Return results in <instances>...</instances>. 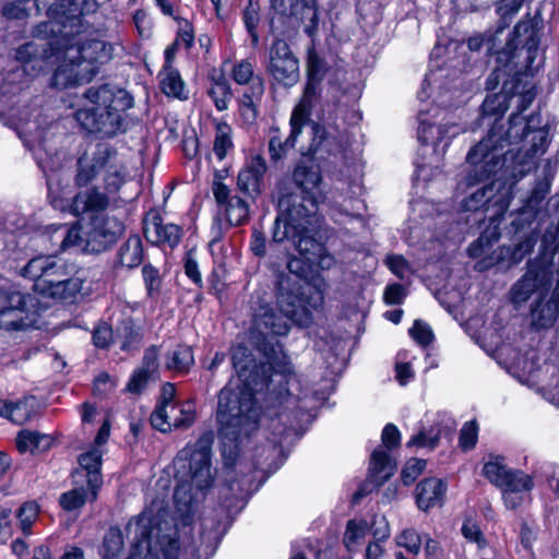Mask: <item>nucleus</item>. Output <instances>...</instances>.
I'll return each mask as SVG.
<instances>
[{
  "mask_svg": "<svg viewBox=\"0 0 559 559\" xmlns=\"http://www.w3.org/2000/svg\"><path fill=\"white\" fill-rule=\"evenodd\" d=\"M19 129L20 135L25 136V144L33 150L36 162L45 175L61 168L63 158L57 148L49 143V132L39 126L37 116L33 120L29 118L21 119Z\"/></svg>",
  "mask_w": 559,
  "mask_h": 559,
  "instance_id": "14",
  "label": "nucleus"
},
{
  "mask_svg": "<svg viewBox=\"0 0 559 559\" xmlns=\"http://www.w3.org/2000/svg\"><path fill=\"white\" fill-rule=\"evenodd\" d=\"M385 264L388 265L390 271L401 280H404L408 274L412 273L411 265L403 255H388Z\"/></svg>",
  "mask_w": 559,
  "mask_h": 559,
  "instance_id": "57",
  "label": "nucleus"
},
{
  "mask_svg": "<svg viewBox=\"0 0 559 559\" xmlns=\"http://www.w3.org/2000/svg\"><path fill=\"white\" fill-rule=\"evenodd\" d=\"M441 437V430L435 432V429L431 428L429 432L420 431L416 436H414L408 442L407 447H428L435 448L439 443V439Z\"/></svg>",
  "mask_w": 559,
  "mask_h": 559,
  "instance_id": "60",
  "label": "nucleus"
},
{
  "mask_svg": "<svg viewBox=\"0 0 559 559\" xmlns=\"http://www.w3.org/2000/svg\"><path fill=\"white\" fill-rule=\"evenodd\" d=\"M55 236L60 238V248L63 251L75 247H82L86 239V237H82L81 227L78 224H73L70 227L58 226L55 229Z\"/></svg>",
  "mask_w": 559,
  "mask_h": 559,
  "instance_id": "44",
  "label": "nucleus"
},
{
  "mask_svg": "<svg viewBox=\"0 0 559 559\" xmlns=\"http://www.w3.org/2000/svg\"><path fill=\"white\" fill-rule=\"evenodd\" d=\"M266 72L278 84L289 87L299 80V60L288 43L275 38L269 48Z\"/></svg>",
  "mask_w": 559,
  "mask_h": 559,
  "instance_id": "16",
  "label": "nucleus"
},
{
  "mask_svg": "<svg viewBox=\"0 0 559 559\" xmlns=\"http://www.w3.org/2000/svg\"><path fill=\"white\" fill-rule=\"evenodd\" d=\"M179 24V31L175 43L179 46L183 45L185 48L189 49L194 41V32L191 23L186 19L175 17Z\"/></svg>",
  "mask_w": 559,
  "mask_h": 559,
  "instance_id": "62",
  "label": "nucleus"
},
{
  "mask_svg": "<svg viewBox=\"0 0 559 559\" xmlns=\"http://www.w3.org/2000/svg\"><path fill=\"white\" fill-rule=\"evenodd\" d=\"M143 260V247L139 236L129 237L119 248L118 262L121 266L133 269Z\"/></svg>",
  "mask_w": 559,
  "mask_h": 559,
  "instance_id": "37",
  "label": "nucleus"
},
{
  "mask_svg": "<svg viewBox=\"0 0 559 559\" xmlns=\"http://www.w3.org/2000/svg\"><path fill=\"white\" fill-rule=\"evenodd\" d=\"M478 427L475 421H467L463 425L460 433V444L464 450H469L477 442Z\"/></svg>",
  "mask_w": 559,
  "mask_h": 559,
  "instance_id": "63",
  "label": "nucleus"
},
{
  "mask_svg": "<svg viewBox=\"0 0 559 559\" xmlns=\"http://www.w3.org/2000/svg\"><path fill=\"white\" fill-rule=\"evenodd\" d=\"M68 269H75L71 263L55 254H40L31 259L21 270L23 277L34 282V290L41 293L55 280L67 275Z\"/></svg>",
  "mask_w": 559,
  "mask_h": 559,
  "instance_id": "17",
  "label": "nucleus"
},
{
  "mask_svg": "<svg viewBox=\"0 0 559 559\" xmlns=\"http://www.w3.org/2000/svg\"><path fill=\"white\" fill-rule=\"evenodd\" d=\"M369 525L365 520H350L347 522L344 534V544L349 551L366 537Z\"/></svg>",
  "mask_w": 559,
  "mask_h": 559,
  "instance_id": "45",
  "label": "nucleus"
},
{
  "mask_svg": "<svg viewBox=\"0 0 559 559\" xmlns=\"http://www.w3.org/2000/svg\"><path fill=\"white\" fill-rule=\"evenodd\" d=\"M162 92L168 96L185 100L188 98V91L177 69L164 66L158 74Z\"/></svg>",
  "mask_w": 559,
  "mask_h": 559,
  "instance_id": "31",
  "label": "nucleus"
},
{
  "mask_svg": "<svg viewBox=\"0 0 559 559\" xmlns=\"http://www.w3.org/2000/svg\"><path fill=\"white\" fill-rule=\"evenodd\" d=\"M539 37L531 21L519 22L506 47L498 52L497 66L488 78V85L495 88L501 79L509 82L530 81L540 62L535 64L538 56Z\"/></svg>",
  "mask_w": 559,
  "mask_h": 559,
  "instance_id": "7",
  "label": "nucleus"
},
{
  "mask_svg": "<svg viewBox=\"0 0 559 559\" xmlns=\"http://www.w3.org/2000/svg\"><path fill=\"white\" fill-rule=\"evenodd\" d=\"M36 407L37 401L33 396L16 402L0 400V416L13 424L23 425L35 416Z\"/></svg>",
  "mask_w": 559,
  "mask_h": 559,
  "instance_id": "29",
  "label": "nucleus"
},
{
  "mask_svg": "<svg viewBox=\"0 0 559 559\" xmlns=\"http://www.w3.org/2000/svg\"><path fill=\"white\" fill-rule=\"evenodd\" d=\"M502 91L498 94L488 95L483 105L481 112L487 117H501L510 106L516 110L524 111L533 103L536 96L535 84L530 81L509 82L501 79Z\"/></svg>",
  "mask_w": 559,
  "mask_h": 559,
  "instance_id": "13",
  "label": "nucleus"
},
{
  "mask_svg": "<svg viewBox=\"0 0 559 559\" xmlns=\"http://www.w3.org/2000/svg\"><path fill=\"white\" fill-rule=\"evenodd\" d=\"M75 269H68L67 275L55 280L40 295L56 300H73L83 288V278L74 273Z\"/></svg>",
  "mask_w": 559,
  "mask_h": 559,
  "instance_id": "28",
  "label": "nucleus"
},
{
  "mask_svg": "<svg viewBox=\"0 0 559 559\" xmlns=\"http://www.w3.org/2000/svg\"><path fill=\"white\" fill-rule=\"evenodd\" d=\"M212 191L217 205L230 225L239 226L249 221L250 206L243 198L233 194L231 190L221 181L213 182Z\"/></svg>",
  "mask_w": 559,
  "mask_h": 559,
  "instance_id": "21",
  "label": "nucleus"
},
{
  "mask_svg": "<svg viewBox=\"0 0 559 559\" xmlns=\"http://www.w3.org/2000/svg\"><path fill=\"white\" fill-rule=\"evenodd\" d=\"M193 364L194 356L191 347L179 345L167 354L165 367L168 370L186 373Z\"/></svg>",
  "mask_w": 559,
  "mask_h": 559,
  "instance_id": "40",
  "label": "nucleus"
},
{
  "mask_svg": "<svg viewBox=\"0 0 559 559\" xmlns=\"http://www.w3.org/2000/svg\"><path fill=\"white\" fill-rule=\"evenodd\" d=\"M533 144L525 153L527 160L523 162L522 174H527L536 167V159L543 155L548 146L547 132L544 129H536L533 135Z\"/></svg>",
  "mask_w": 559,
  "mask_h": 559,
  "instance_id": "42",
  "label": "nucleus"
},
{
  "mask_svg": "<svg viewBox=\"0 0 559 559\" xmlns=\"http://www.w3.org/2000/svg\"><path fill=\"white\" fill-rule=\"evenodd\" d=\"M426 464V461L421 459L409 460L402 471L403 483L407 486L413 484L415 479L424 472Z\"/></svg>",
  "mask_w": 559,
  "mask_h": 559,
  "instance_id": "58",
  "label": "nucleus"
},
{
  "mask_svg": "<svg viewBox=\"0 0 559 559\" xmlns=\"http://www.w3.org/2000/svg\"><path fill=\"white\" fill-rule=\"evenodd\" d=\"M295 185L301 190L302 197L286 195L280 200V212L301 206L305 212L317 213L319 204L325 200L321 188L322 176L318 165L298 164L293 173Z\"/></svg>",
  "mask_w": 559,
  "mask_h": 559,
  "instance_id": "10",
  "label": "nucleus"
},
{
  "mask_svg": "<svg viewBox=\"0 0 559 559\" xmlns=\"http://www.w3.org/2000/svg\"><path fill=\"white\" fill-rule=\"evenodd\" d=\"M324 70V61L316 53L314 50H309L307 59L308 79L312 81H321Z\"/></svg>",
  "mask_w": 559,
  "mask_h": 559,
  "instance_id": "59",
  "label": "nucleus"
},
{
  "mask_svg": "<svg viewBox=\"0 0 559 559\" xmlns=\"http://www.w3.org/2000/svg\"><path fill=\"white\" fill-rule=\"evenodd\" d=\"M534 486L532 476L525 474L523 471H514L509 474L506 481L500 487L502 490L528 492Z\"/></svg>",
  "mask_w": 559,
  "mask_h": 559,
  "instance_id": "47",
  "label": "nucleus"
},
{
  "mask_svg": "<svg viewBox=\"0 0 559 559\" xmlns=\"http://www.w3.org/2000/svg\"><path fill=\"white\" fill-rule=\"evenodd\" d=\"M522 112L516 110L511 115L504 133L502 127L495 124L487 136L468 152L466 159L472 168L465 177L467 187L488 180L495 175L504 163V146L522 141L532 131L535 117L526 119L522 117Z\"/></svg>",
  "mask_w": 559,
  "mask_h": 559,
  "instance_id": "5",
  "label": "nucleus"
},
{
  "mask_svg": "<svg viewBox=\"0 0 559 559\" xmlns=\"http://www.w3.org/2000/svg\"><path fill=\"white\" fill-rule=\"evenodd\" d=\"M289 318L273 308H261L254 318V330L263 336L258 350L265 361L257 364L252 353L243 345L233 349L231 360L238 374L218 394L216 420L223 454L235 456L240 443L259 428L261 407L259 395L269 390L272 371L284 377L294 376V367L280 342L269 335H286Z\"/></svg>",
  "mask_w": 559,
  "mask_h": 559,
  "instance_id": "1",
  "label": "nucleus"
},
{
  "mask_svg": "<svg viewBox=\"0 0 559 559\" xmlns=\"http://www.w3.org/2000/svg\"><path fill=\"white\" fill-rule=\"evenodd\" d=\"M83 214L92 218L84 249L91 252H102L111 246L123 231V224L116 217Z\"/></svg>",
  "mask_w": 559,
  "mask_h": 559,
  "instance_id": "18",
  "label": "nucleus"
},
{
  "mask_svg": "<svg viewBox=\"0 0 559 559\" xmlns=\"http://www.w3.org/2000/svg\"><path fill=\"white\" fill-rule=\"evenodd\" d=\"M28 2H31V0H15L9 2L3 7L2 13L8 19H24L28 15V11L31 10L27 7ZM32 2L34 7L39 9L38 0H32Z\"/></svg>",
  "mask_w": 559,
  "mask_h": 559,
  "instance_id": "52",
  "label": "nucleus"
},
{
  "mask_svg": "<svg viewBox=\"0 0 559 559\" xmlns=\"http://www.w3.org/2000/svg\"><path fill=\"white\" fill-rule=\"evenodd\" d=\"M56 8L48 9V21L38 24L39 35L59 33L62 51V64L51 78V84L58 88L88 82L96 74L98 67L109 62L114 57L111 44L102 39H84L80 36L82 24V0H60Z\"/></svg>",
  "mask_w": 559,
  "mask_h": 559,
  "instance_id": "2",
  "label": "nucleus"
},
{
  "mask_svg": "<svg viewBox=\"0 0 559 559\" xmlns=\"http://www.w3.org/2000/svg\"><path fill=\"white\" fill-rule=\"evenodd\" d=\"M102 457L103 451L100 448L92 447L88 451L82 453L78 459L81 471L85 472L84 477L86 478L87 486H90L91 497L93 500L97 499L98 491L103 486V477L100 472Z\"/></svg>",
  "mask_w": 559,
  "mask_h": 559,
  "instance_id": "27",
  "label": "nucleus"
},
{
  "mask_svg": "<svg viewBox=\"0 0 559 559\" xmlns=\"http://www.w3.org/2000/svg\"><path fill=\"white\" fill-rule=\"evenodd\" d=\"M409 334L421 346H428L433 340V333L430 326L420 321L415 320L413 326L409 329Z\"/></svg>",
  "mask_w": 559,
  "mask_h": 559,
  "instance_id": "56",
  "label": "nucleus"
},
{
  "mask_svg": "<svg viewBox=\"0 0 559 559\" xmlns=\"http://www.w3.org/2000/svg\"><path fill=\"white\" fill-rule=\"evenodd\" d=\"M38 25L35 27V36L37 40L24 44L16 50V59L23 63V72H41L44 71L49 59L61 51L60 35H55L48 31V35H39Z\"/></svg>",
  "mask_w": 559,
  "mask_h": 559,
  "instance_id": "15",
  "label": "nucleus"
},
{
  "mask_svg": "<svg viewBox=\"0 0 559 559\" xmlns=\"http://www.w3.org/2000/svg\"><path fill=\"white\" fill-rule=\"evenodd\" d=\"M116 341V331L106 322L99 323L93 332V343L96 347L106 348Z\"/></svg>",
  "mask_w": 559,
  "mask_h": 559,
  "instance_id": "54",
  "label": "nucleus"
},
{
  "mask_svg": "<svg viewBox=\"0 0 559 559\" xmlns=\"http://www.w3.org/2000/svg\"><path fill=\"white\" fill-rule=\"evenodd\" d=\"M276 287V304L280 311L297 325H310L312 310L323 304V293L287 274L278 275Z\"/></svg>",
  "mask_w": 559,
  "mask_h": 559,
  "instance_id": "8",
  "label": "nucleus"
},
{
  "mask_svg": "<svg viewBox=\"0 0 559 559\" xmlns=\"http://www.w3.org/2000/svg\"><path fill=\"white\" fill-rule=\"evenodd\" d=\"M447 485L439 478H426L416 488V502L420 510L441 504L445 495Z\"/></svg>",
  "mask_w": 559,
  "mask_h": 559,
  "instance_id": "30",
  "label": "nucleus"
},
{
  "mask_svg": "<svg viewBox=\"0 0 559 559\" xmlns=\"http://www.w3.org/2000/svg\"><path fill=\"white\" fill-rule=\"evenodd\" d=\"M266 170V162L261 155L249 156L238 173L237 189L246 197L254 200L262 191Z\"/></svg>",
  "mask_w": 559,
  "mask_h": 559,
  "instance_id": "23",
  "label": "nucleus"
},
{
  "mask_svg": "<svg viewBox=\"0 0 559 559\" xmlns=\"http://www.w3.org/2000/svg\"><path fill=\"white\" fill-rule=\"evenodd\" d=\"M233 79L240 85L248 84L250 81L258 80L253 78V66L248 60H241L237 62L231 71Z\"/></svg>",
  "mask_w": 559,
  "mask_h": 559,
  "instance_id": "55",
  "label": "nucleus"
},
{
  "mask_svg": "<svg viewBox=\"0 0 559 559\" xmlns=\"http://www.w3.org/2000/svg\"><path fill=\"white\" fill-rule=\"evenodd\" d=\"M418 139L424 144L438 145L445 139H451L464 132L466 128L453 121H445L439 126L430 122L423 109L419 111Z\"/></svg>",
  "mask_w": 559,
  "mask_h": 559,
  "instance_id": "26",
  "label": "nucleus"
},
{
  "mask_svg": "<svg viewBox=\"0 0 559 559\" xmlns=\"http://www.w3.org/2000/svg\"><path fill=\"white\" fill-rule=\"evenodd\" d=\"M51 444L52 438L38 431L22 430L16 437V448L21 453H41L47 451Z\"/></svg>",
  "mask_w": 559,
  "mask_h": 559,
  "instance_id": "34",
  "label": "nucleus"
},
{
  "mask_svg": "<svg viewBox=\"0 0 559 559\" xmlns=\"http://www.w3.org/2000/svg\"><path fill=\"white\" fill-rule=\"evenodd\" d=\"M144 235L147 241L157 246L175 248L180 242L182 229L179 225L164 223L157 212H151L144 218Z\"/></svg>",
  "mask_w": 559,
  "mask_h": 559,
  "instance_id": "24",
  "label": "nucleus"
},
{
  "mask_svg": "<svg viewBox=\"0 0 559 559\" xmlns=\"http://www.w3.org/2000/svg\"><path fill=\"white\" fill-rule=\"evenodd\" d=\"M320 81H312L308 79V83L305 87L304 95L299 104L295 107L292 112L290 119L301 124L309 122V117L312 110L313 100L317 96L318 83Z\"/></svg>",
  "mask_w": 559,
  "mask_h": 559,
  "instance_id": "38",
  "label": "nucleus"
},
{
  "mask_svg": "<svg viewBox=\"0 0 559 559\" xmlns=\"http://www.w3.org/2000/svg\"><path fill=\"white\" fill-rule=\"evenodd\" d=\"M311 129L313 139L309 148L310 152L317 153L322 148L329 150L332 139L328 135L325 129L318 123H312Z\"/></svg>",
  "mask_w": 559,
  "mask_h": 559,
  "instance_id": "61",
  "label": "nucleus"
},
{
  "mask_svg": "<svg viewBox=\"0 0 559 559\" xmlns=\"http://www.w3.org/2000/svg\"><path fill=\"white\" fill-rule=\"evenodd\" d=\"M317 213H308L301 206L280 212L274 222L273 241H292L296 250L308 261H314L323 246L312 236Z\"/></svg>",
  "mask_w": 559,
  "mask_h": 559,
  "instance_id": "9",
  "label": "nucleus"
},
{
  "mask_svg": "<svg viewBox=\"0 0 559 559\" xmlns=\"http://www.w3.org/2000/svg\"><path fill=\"white\" fill-rule=\"evenodd\" d=\"M420 537L414 530H406L397 537V545L417 555L420 550Z\"/></svg>",
  "mask_w": 559,
  "mask_h": 559,
  "instance_id": "64",
  "label": "nucleus"
},
{
  "mask_svg": "<svg viewBox=\"0 0 559 559\" xmlns=\"http://www.w3.org/2000/svg\"><path fill=\"white\" fill-rule=\"evenodd\" d=\"M141 340V330L132 319H123L116 326V342L119 343L121 350L131 352L138 349Z\"/></svg>",
  "mask_w": 559,
  "mask_h": 559,
  "instance_id": "35",
  "label": "nucleus"
},
{
  "mask_svg": "<svg viewBox=\"0 0 559 559\" xmlns=\"http://www.w3.org/2000/svg\"><path fill=\"white\" fill-rule=\"evenodd\" d=\"M250 92V94L243 93L239 100V115L247 124H252L255 121L258 115L257 103L264 93L263 81L258 79L251 82Z\"/></svg>",
  "mask_w": 559,
  "mask_h": 559,
  "instance_id": "33",
  "label": "nucleus"
},
{
  "mask_svg": "<svg viewBox=\"0 0 559 559\" xmlns=\"http://www.w3.org/2000/svg\"><path fill=\"white\" fill-rule=\"evenodd\" d=\"M369 469L373 481L377 484H382L393 474L394 465L385 450L376 449L372 452Z\"/></svg>",
  "mask_w": 559,
  "mask_h": 559,
  "instance_id": "39",
  "label": "nucleus"
},
{
  "mask_svg": "<svg viewBox=\"0 0 559 559\" xmlns=\"http://www.w3.org/2000/svg\"><path fill=\"white\" fill-rule=\"evenodd\" d=\"M86 105L75 112V119L90 133L114 136L123 127V112L133 107V97L110 84L92 86L84 93Z\"/></svg>",
  "mask_w": 559,
  "mask_h": 559,
  "instance_id": "6",
  "label": "nucleus"
},
{
  "mask_svg": "<svg viewBox=\"0 0 559 559\" xmlns=\"http://www.w3.org/2000/svg\"><path fill=\"white\" fill-rule=\"evenodd\" d=\"M230 131V127L227 123H218L216 127V136L213 150L219 160L225 158L228 150L233 146Z\"/></svg>",
  "mask_w": 559,
  "mask_h": 559,
  "instance_id": "50",
  "label": "nucleus"
},
{
  "mask_svg": "<svg viewBox=\"0 0 559 559\" xmlns=\"http://www.w3.org/2000/svg\"><path fill=\"white\" fill-rule=\"evenodd\" d=\"M159 350L155 345L145 349L141 366L135 369L127 383V391L139 394L159 377Z\"/></svg>",
  "mask_w": 559,
  "mask_h": 559,
  "instance_id": "25",
  "label": "nucleus"
},
{
  "mask_svg": "<svg viewBox=\"0 0 559 559\" xmlns=\"http://www.w3.org/2000/svg\"><path fill=\"white\" fill-rule=\"evenodd\" d=\"M288 14L300 16L305 24V32L313 36L318 29V9L314 1H304L299 8V0H290Z\"/></svg>",
  "mask_w": 559,
  "mask_h": 559,
  "instance_id": "36",
  "label": "nucleus"
},
{
  "mask_svg": "<svg viewBox=\"0 0 559 559\" xmlns=\"http://www.w3.org/2000/svg\"><path fill=\"white\" fill-rule=\"evenodd\" d=\"M104 559H115L123 548L122 533L118 527H110L104 537Z\"/></svg>",
  "mask_w": 559,
  "mask_h": 559,
  "instance_id": "49",
  "label": "nucleus"
},
{
  "mask_svg": "<svg viewBox=\"0 0 559 559\" xmlns=\"http://www.w3.org/2000/svg\"><path fill=\"white\" fill-rule=\"evenodd\" d=\"M195 420V408L191 402L174 404L169 407H155L151 415L152 426L168 432L171 428H187Z\"/></svg>",
  "mask_w": 559,
  "mask_h": 559,
  "instance_id": "22",
  "label": "nucleus"
},
{
  "mask_svg": "<svg viewBox=\"0 0 559 559\" xmlns=\"http://www.w3.org/2000/svg\"><path fill=\"white\" fill-rule=\"evenodd\" d=\"M39 513V507L34 501L25 502L17 511L16 518L19 520L20 528L24 535L32 533V526L36 522Z\"/></svg>",
  "mask_w": 559,
  "mask_h": 559,
  "instance_id": "48",
  "label": "nucleus"
},
{
  "mask_svg": "<svg viewBox=\"0 0 559 559\" xmlns=\"http://www.w3.org/2000/svg\"><path fill=\"white\" fill-rule=\"evenodd\" d=\"M211 253L214 259L216 267L213 271L212 277L219 278L226 273V245L221 241L219 238H214L209 243Z\"/></svg>",
  "mask_w": 559,
  "mask_h": 559,
  "instance_id": "51",
  "label": "nucleus"
},
{
  "mask_svg": "<svg viewBox=\"0 0 559 559\" xmlns=\"http://www.w3.org/2000/svg\"><path fill=\"white\" fill-rule=\"evenodd\" d=\"M289 123L290 134L285 140H282L278 135H273L269 141V153L273 163H277L287 156L288 152L295 147L296 140L302 131L304 124L292 119Z\"/></svg>",
  "mask_w": 559,
  "mask_h": 559,
  "instance_id": "32",
  "label": "nucleus"
},
{
  "mask_svg": "<svg viewBox=\"0 0 559 559\" xmlns=\"http://www.w3.org/2000/svg\"><path fill=\"white\" fill-rule=\"evenodd\" d=\"M209 95L214 102L217 110L223 111L228 108V104L231 99V88L224 75H218L217 78L212 79Z\"/></svg>",
  "mask_w": 559,
  "mask_h": 559,
  "instance_id": "43",
  "label": "nucleus"
},
{
  "mask_svg": "<svg viewBox=\"0 0 559 559\" xmlns=\"http://www.w3.org/2000/svg\"><path fill=\"white\" fill-rule=\"evenodd\" d=\"M552 285V272L543 262L527 263L526 273L512 286L511 301L521 307L531 297L536 296V305L532 308L533 316L538 312L539 304L547 297Z\"/></svg>",
  "mask_w": 559,
  "mask_h": 559,
  "instance_id": "12",
  "label": "nucleus"
},
{
  "mask_svg": "<svg viewBox=\"0 0 559 559\" xmlns=\"http://www.w3.org/2000/svg\"><path fill=\"white\" fill-rule=\"evenodd\" d=\"M88 500L94 501L90 486H76L60 495L59 504L64 511L72 512L82 509Z\"/></svg>",
  "mask_w": 559,
  "mask_h": 559,
  "instance_id": "41",
  "label": "nucleus"
},
{
  "mask_svg": "<svg viewBox=\"0 0 559 559\" xmlns=\"http://www.w3.org/2000/svg\"><path fill=\"white\" fill-rule=\"evenodd\" d=\"M27 298L28 296L20 292L0 288V329L19 331L29 325Z\"/></svg>",
  "mask_w": 559,
  "mask_h": 559,
  "instance_id": "20",
  "label": "nucleus"
},
{
  "mask_svg": "<svg viewBox=\"0 0 559 559\" xmlns=\"http://www.w3.org/2000/svg\"><path fill=\"white\" fill-rule=\"evenodd\" d=\"M214 432H203L194 444H188L180 450L175 459L177 485L174 501L182 518L189 516L198 492L211 487V452Z\"/></svg>",
  "mask_w": 559,
  "mask_h": 559,
  "instance_id": "4",
  "label": "nucleus"
},
{
  "mask_svg": "<svg viewBox=\"0 0 559 559\" xmlns=\"http://www.w3.org/2000/svg\"><path fill=\"white\" fill-rule=\"evenodd\" d=\"M128 177L124 160L109 145L99 144L92 153L85 152L76 162L74 183L81 190L70 203V213L92 215L118 207L119 191Z\"/></svg>",
  "mask_w": 559,
  "mask_h": 559,
  "instance_id": "3",
  "label": "nucleus"
},
{
  "mask_svg": "<svg viewBox=\"0 0 559 559\" xmlns=\"http://www.w3.org/2000/svg\"><path fill=\"white\" fill-rule=\"evenodd\" d=\"M557 169V163L551 159L544 160L543 173H544V181L536 187L532 192V199H542L544 198L550 187V179L554 177Z\"/></svg>",
  "mask_w": 559,
  "mask_h": 559,
  "instance_id": "53",
  "label": "nucleus"
},
{
  "mask_svg": "<svg viewBox=\"0 0 559 559\" xmlns=\"http://www.w3.org/2000/svg\"><path fill=\"white\" fill-rule=\"evenodd\" d=\"M162 514L146 509L131 520L126 531L132 538L131 554L128 559H158L157 546L160 548Z\"/></svg>",
  "mask_w": 559,
  "mask_h": 559,
  "instance_id": "11",
  "label": "nucleus"
},
{
  "mask_svg": "<svg viewBox=\"0 0 559 559\" xmlns=\"http://www.w3.org/2000/svg\"><path fill=\"white\" fill-rule=\"evenodd\" d=\"M511 472L512 469L508 468V466L503 464L502 460L499 457H496L495 460L487 462L483 467L484 476L491 484L499 488L506 481Z\"/></svg>",
  "mask_w": 559,
  "mask_h": 559,
  "instance_id": "46",
  "label": "nucleus"
},
{
  "mask_svg": "<svg viewBox=\"0 0 559 559\" xmlns=\"http://www.w3.org/2000/svg\"><path fill=\"white\" fill-rule=\"evenodd\" d=\"M511 202L510 190L506 187H496V182L491 181L477 189L462 202L464 211H478L481 209L492 207L493 216H502L509 209Z\"/></svg>",
  "mask_w": 559,
  "mask_h": 559,
  "instance_id": "19",
  "label": "nucleus"
}]
</instances>
